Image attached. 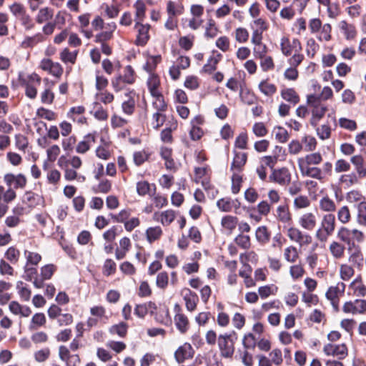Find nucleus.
I'll list each match as a JSON object with an SVG mask.
<instances>
[{"label": "nucleus", "mask_w": 366, "mask_h": 366, "mask_svg": "<svg viewBox=\"0 0 366 366\" xmlns=\"http://www.w3.org/2000/svg\"><path fill=\"white\" fill-rule=\"evenodd\" d=\"M166 11L167 16L176 17L182 15L184 11V7L181 1L169 0L167 2Z\"/></svg>", "instance_id": "b1692460"}, {"label": "nucleus", "mask_w": 366, "mask_h": 366, "mask_svg": "<svg viewBox=\"0 0 366 366\" xmlns=\"http://www.w3.org/2000/svg\"><path fill=\"white\" fill-rule=\"evenodd\" d=\"M39 67L56 78H60L64 71L63 67L59 63L54 62L48 58L41 59L39 63Z\"/></svg>", "instance_id": "9d476101"}, {"label": "nucleus", "mask_w": 366, "mask_h": 366, "mask_svg": "<svg viewBox=\"0 0 366 366\" xmlns=\"http://www.w3.org/2000/svg\"><path fill=\"white\" fill-rule=\"evenodd\" d=\"M249 32L248 31L243 27H239L234 31V38L235 40L241 44L245 43L249 39Z\"/></svg>", "instance_id": "338daca9"}, {"label": "nucleus", "mask_w": 366, "mask_h": 366, "mask_svg": "<svg viewBox=\"0 0 366 366\" xmlns=\"http://www.w3.org/2000/svg\"><path fill=\"white\" fill-rule=\"evenodd\" d=\"M350 287L356 296L365 297L366 295V285L362 282L361 277L354 280L350 283Z\"/></svg>", "instance_id": "c9c22d12"}, {"label": "nucleus", "mask_w": 366, "mask_h": 366, "mask_svg": "<svg viewBox=\"0 0 366 366\" xmlns=\"http://www.w3.org/2000/svg\"><path fill=\"white\" fill-rule=\"evenodd\" d=\"M320 209L325 212H333L336 210L335 202L329 197L325 196L320 199L319 202Z\"/></svg>", "instance_id": "c03bdc74"}, {"label": "nucleus", "mask_w": 366, "mask_h": 366, "mask_svg": "<svg viewBox=\"0 0 366 366\" xmlns=\"http://www.w3.org/2000/svg\"><path fill=\"white\" fill-rule=\"evenodd\" d=\"M194 354L192 346L188 342H184L176 350L174 356L178 363H183L185 360L192 358Z\"/></svg>", "instance_id": "4468645a"}, {"label": "nucleus", "mask_w": 366, "mask_h": 366, "mask_svg": "<svg viewBox=\"0 0 366 366\" xmlns=\"http://www.w3.org/2000/svg\"><path fill=\"white\" fill-rule=\"evenodd\" d=\"M176 214L172 209H167L162 212H154L153 219L160 222L164 226L169 225L175 219Z\"/></svg>", "instance_id": "412c9836"}, {"label": "nucleus", "mask_w": 366, "mask_h": 366, "mask_svg": "<svg viewBox=\"0 0 366 366\" xmlns=\"http://www.w3.org/2000/svg\"><path fill=\"white\" fill-rule=\"evenodd\" d=\"M95 142V137L92 135H89L86 139L81 141L78 143L76 151L79 154L86 153L91 147V143Z\"/></svg>", "instance_id": "4d7b16f0"}, {"label": "nucleus", "mask_w": 366, "mask_h": 366, "mask_svg": "<svg viewBox=\"0 0 366 366\" xmlns=\"http://www.w3.org/2000/svg\"><path fill=\"white\" fill-rule=\"evenodd\" d=\"M280 48L282 54L285 56H289L292 53L295 49V51L301 50V44L299 40L294 39L292 43H290V40L286 37H282L280 42Z\"/></svg>", "instance_id": "4be33fe9"}, {"label": "nucleus", "mask_w": 366, "mask_h": 366, "mask_svg": "<svg viewBox=\"0 0 366 366\" xmlns=\"http://www.w3.org/2000/svg\"><path fill=\"white\" fill-rule=\"evenodd\" d=\"M64 177L67 181L77 180L79 182L85 181L84 176L79 174L76 169L69 167L68 166H66L64 168Z\"/></svg>", "instance_id": "49530a36"}, {"label": "nucleus", "mask_w": 366, "mask_h": 366, "mask_svg": "<svg viewBox=\"0 0 366 366\" xmlns=\"http://www.w3.org/2000/svg\"><path fill=\"white\" fill-rule=\"evenodd\" d=\"M238 224V218L232 215H226L222 218L221 225L229 234H232Z\"/></svg>", "instance_id": "c85d7f7f"}, {"label": "nucleus", "mask_w": 366, "mask_h": 366, "mask_svg": "<svg viewBox=\"0 0 366 366\" xmlns=\"http://www.w3.org/2000/svg\"><path fill=\"white\" fill-rule=\"evenodd\" d=\"M234 157L231 164V170L233 172H239L246 164L247 155L244 152H237L234 151Z\"/></svg>", "instance_id": "a878e982"}, {"label": "nucleus", "mask_w": 366, "mask_h": 366, "mask_svg": "<svg viewBox=\"0 0 366 366\" xmlns=\"http://www.w3.org/2000/svg\"><path fill=\"white\" fill-rule=\"evenodd\" d=\"M255 238L261 244H264L269 241L270 233L266 226L258 227L255 232Z\"/></svg>", "instance_id": "79ce46f5"}, {"label": "nucleus", "mask_w": 366, "mask_h": 366, "mask_svg": "<svg viewBox=\"0 0 366 366\" xmlns=\"http://www.w3.org/2000/svg\"><path fill=\"white\" fill-rule=\"evenodd\" d=\"M329 251L335 259H339L344 257L345 247L340 242L332 241L329 245Z\"/></svg>", "instance_id": "2f4dec72"}, {"label": "nucleus", "mask_w": 366, "mask_h": 366, "mask_svg": "<svg viewBox=\"0 0 366 366\" xmlns=\"http://www.w3.org/2000/svg\"><path fill=\"white\" fill-rule=\"evenodd\" d=\"M46 322V316L42 312H38L33 315L29 325L30 330H36L45 325Z\"/></svg>", "instance_id": "e433bc0d"}, {"label": "nucleus", "mask_w": 366, "mask_h": 366, "mask_svg": "<svg viewBox=\"0 0 366 366\" xmlns=\"http://www.w3.org/2000/svg\"><path fill=\"white\" fill-rule=\"evenodd\" d=\"M307 103L312 112L310 123L312 126H317L318 122L327 111V106L321 101L320 97L317 94L307 95Z\"/></svg>", "instance_id": "7ed1b4c3"}, {"label": "nucleus", "mask_w": 366, "mask_h": 366, "mask_svg": "<svg viewBox=\"0 0 366 366\" xmlns=\"http://www.w3.org/2000/svg\"><path fill=\"white\" fill-rule=\"evenodd\" d=\"M251 42L254 44L253 54L256 58L261 59L266 56L267 47L262 43V39H251Z\"/></svg>", "instance_id": "7c9ffc66"}, {"label": "nucleus", "mask_w": 366, "mask_h": 366, "mask_svg": "<svg viewBox=\"0 0 366 366\" xmlns=\"http://www.w3.org/2000/svg\"><path fill=\"white\" fill-rule=\"evenodd\" d=\"M286 229V235L292 241L297 243L300 247L307 246L312 242L310 234L302 232L299 228L289 227Z\"/></svg>", "instance_id": "423d86ee"}, {"label": "nucleus", "mask_w": 366, "mask_h": 366, "mask_svg": "<svg viewBox=\"0 0 366 366\" xmlns=\"http://www.w3.org/2000/svg\"><path fill=\"white\" fill-rule=\"evenodd\" d=\"M218 29L213 19H209L205 27L204 36L207 38L212 39L217 35Z\"/></svg>", "instance_id": "774afa93"}, {"label": "nucleus", "mask_w": 366, "mask_h": 366, "mask_svg": "<svg viewBox=\"0 0 366 366\" xmlns=\"http://www.w3.org/2000/svg\"><path fill=\"white\" fill-rule=\"evenodd\" d=\"M258 87L260 92L267 97H272L277 92L276 86L267 79L261 81Z\"/></svg>", "instance_id": "37998d69"}, {"label": "nucleus", "mask_w": 366, "mask_h": 366, "mask_svg": "<svg viewBox=\"0 0 366 366\" xmlns=\"http://www.w3.org/2000/svg\"><path fill=\"white\" fill-rule=\"evenodd\" d=\"M184 300L187 310L189 312L195 310L199 300L197 294L189 289L184 290Z\"/></svg>", "instance_id": "bb28decb"}, {"label": "nucleus", "mask_w": 366, "mask_h": 366, "mask_svg": "<svg viewBox=\"0 0 366 366\" xmlns=\"http://www.w3.org/2000/svg\"><path fill=\"white\" fill-rule=\"evenodd\" d=\"M361 179L355 173L352 172L347 174H343L340 177V182L347 187L359 184V179Z\"/></svg>", "instance_id": "3c124183"}, {"label": "nucleus", "mask_w": 366, "mask_h": 366, "mask_svg": "<svg viewBox=\"0 0 366 366\" xmlns=\"http://www.w3.org/2000/svg\"><path fill=\"white\" fill-rule=\"evenodd\" d=\"M162 235V229L160 227H149L146 230L147 239L149 243L159 239Z\"/></svg>", "instance_id": "8fccbe9b"}, {"label": "nucleus", "mask_w": 366, "mask_h": 366, "mask_svg": "<svg viewBox=\"0 0 366 366\" xmlns=\"http://www.w3.org/2000/svg\"><path fill=\"white\" fill-rule=\"evenodd\" d=\"M235 243L244 249H248L251 247V239L249 235L239 234L234 239Z\"/></svg>", "instance_id": "0e129e2a"}, {"label": "nucleus", "mask_w": 366, "mask_h": 366, "mask_svg": "<svg viewBox=\"0 0 366 366\" xmlns=\"http://www.w3.org/2000/svg\"><path fill=\"white\" fill-rule=\"evenodd\" d=\"M337 237L350 249L351 247H355L356 244L362 242L365 239V234L363 232L357 228L342 226L337 232Z\"/></svg>", "instance_id": "f03ea898"}, {"label": "nucleus", "mask_w": 366, "mask_h": 366, "mask_svg": "<svg viewBox=\"0 0 366 366\" xmlns=\"http://www.w3.org/2000/svg\"><path fill=\"white\" fill-rule=\"evenodd\" d=\"M174 310L176 312L174 317V325L180 333L184 334L189 328L188 317L182 313L181 308L178 305H175Z\"/></svg>", "instance_id": "2eb2a0df"}, {"label": "nucleus", "mask_w": 366, "mask_h": 366, "mask_svg": "<svg viewBox=\"0 0 366 366\" xmlns=\"http://www.w3.org/2000/svg\"><path fill=\"white\" fill-rule=\"evenodd\" d=\"M56 270V266L54 264H46L41 268L40 277H36L33 281V285L36 288L40 289L44 286V282L50 280Z\"/></svg>", "instance_id": "dca6fc26"}, {"label": "nucleus", "mask_w": 366, "mask_h": 366, "mask_svg": "<svg viewBox=\"0 0 366 366\" xmlns=\"http://www.w3.org/2000/svg\"><path fill=\"white\" fill-rule=\"evenodd\" d=\"M291 179L292 174L287 167L272 169L269 176V179L271 182L282 187L288 185L291 182Z\"/></svg>", "instance_id": "6e6552de"}, {"label": "nucleus", "mask_w": 366, "mask_h": 366, "mask_svg": "<svg viewBox=\"0 0 366 366\" xmlns=\"http://www.w3.org/2000/svg\"><path fill=\"white\" fill-rule=\"evenodd\" d=\"M273 133L276 139L280 143H285L290 138L287 131L282 127H275L273 129Z\"/></svg>", "instance_id": "e2e57ef3"}, {"label": "nucleus", "mask_w": 366, "mask_h": 366, "mask_svg": "<svg viewBox=\"0 0 366 366\" xmlns=\"http://www.w3.org/2000/svg\"><path fill=\"white\" fill-rule=\"evenodd\" d=\"M110 142L103 139H101V144L96 149V156L103 160H107L110 156Z\"/></svg>", "instance_id": "72a5a7b5"}, {"label": "nucleus", "mask_w": 366, "mask_h": 366, "mask_svg": "<svg viewBox=\"0 0 366 366\" xmlns=\"http://www.w3.org/2000/svg\"><path fill=\"white\" fill-rule=\"evenodd\" d=\"M78 51H70L68 48H64L59 54L60 59L64 63L75 64Z\"/></svg>", "instance_id": "de8ad7c7"}, {"label": "nucleus", "mask_w": 366, "mask_h": 366, "mask_svg": "<svg viewBox=\"0 0 366 366\" xmlns=\"http://www.w3.org/2000/svg\"><path fill=\"white\" fill-rule=\"evenodd\" d=\"M278 292V287L275 285H267L258 288V295L262 300L268 298L271 295H275Z\"/></svg>", "instance_id": "a19ab883"}, {"label": "nucleus", "mask_w": 366, "mask_h": 366, "mask_svg": "<svg viewBox=\"0 0 366 366\" xmlns=\"http://www.w3.org/2000/svg\"><path fill=\"white\" fill-rule=\"evenodd\" d=\"M128 326L126 323L122 322L117 325H114L109 328V332L112 335H117L123 337L127 335Z\"/></svg>", "instance_id": "680f3d73"}, {"label": "nucleus", "mask_w": 366, "mask_h": 366, "mask_svg": "<svg viewBox=\"0 0 366 366\" xmlns=\"http://www.w3.org/2000/svg\"><path fill=\"white\" fill-rule=\"evenodd\" d=\"M340 277L343 281L350 280L355 274L353 267L347 263H342L339 267Z\"/></svg>", "instance_id": "58836bf2"}, {"label": "nucleus", "mask_w": 366, "mask_h": 366, "mask_svg": "<svg viewBox=\"0 0 366 366\" xmlns=\"http://www.w3.org/2000/svg\"><path fill=\"white\" fill-rule=\"evenodd\" d=\"M9 9L26 31H29L34 28V21L24 5L14 3L10 6Z\"/></svg>", "instance_id": "20e7f679"}, {"label": "nucleus", "mask_w": 366, "mask_h": 366, "mask_svg": "<svg viewBox=\"0 0 366 366\" xmlns=\"http://www.w3.org/2000/svg\"><path fill=\"white\" fill-rule=\"evenodd\" d=\"M268 23L264 19L258 18L254 20L251 24L252 39H263L262 34L268 29Z\"/></svg>", "instance_id": "aec40b11"}, {"label": "nucleus", "mask_w": 366, "mask_h": 366, "mask_svg": "<svg viewBox=\"0 0 366 366\" xmlns=\"http://www.w3.org/2000/svg\"><path fill=\"white\" fill-rule=\"evenodd\" d=\"M355 218L359 226L366 227V202H361L357 205Z\"/></svg>", "instance_id": "f704fd0d"}, {"label": "nucleus", "mask_w": 366, "mask_h": 366, "mask_svg": "<svg viewBox=\"0 0 366 366\" xmlns=\"http://www.w3.org/2000/svg\"><path fill=\"white\" fill-rule=\"evenodd\" d=\"M16 289L18 290V293H19L20 297L23 300H24V301L29 300V299L31 297V292L30 289L28 287V286L26 285V284H25L22 281H19L16 283Z\"/></svg>", "instance_id": "bf43d9fd"}, {"label": "nucleus", "mask_w": 366, "mask_h": 366, "mask_svg": "<svg viewBox=\"0 0 366 366\" xmlns=\"http://www.w3.org/2000/svg\"><path fill=\"white\" fill-rule=\"evenodd\" d=\"M4 180L9 187L14 185V188L23 189L27 182L26 177L22 174H6L4 177Z\"/></svg>", "instance_id": "6ab92c4d"}, {"label": "nucleus", "mask_w": 366, "mask_h": 366, "mask_svg": "<svg viewBox=\"0 0 366 366\" xmlns=\"http://www.w3.org/2000/svg\"><path fill=\"white\" fill-rule=\"evenodd\" d=\"M217 308L219 310L217 317V322L219 326L225 327L229 323V315L222 311L223 306L221 303L217 305Z\"/></svg>", "instance_id": "052dcab7"}, {"label": "nucleus", "mask_w": 366, "mask_h": 366, "mask_svg": "<svg viewBox=\"0 0 366 366\" xmlns=\"http://www.w3.org/2000/svg\"><path fill=\"white\" fill-rule=\"evenodd\" d=\"M338 221L343 224H347L351 220V212L348 206L344 205L340 207L337 212Z\"/></svg>", "instance_id": "a18cd8bd"}, {"label": "nucleus", "mask_w": 366, "mask_h": 366, "mask_svg": "<svg viewBox=\"0 0 366 366\" xmlns=\"http://www.w3.org/2000/svg\"><path fill=\"white\" fill-rule=\"evenodd\" d=\"M222 55L220 54L210 57L208 59L207 63L203 66L202 71L208 74H210L212 71H214L217 69V65L220 61Z\"/></svg>", "instance_id": "6e6d98bb"}, {"label": "nucleus", "mask_w": 366, "mask_h": 366, "mask_svg": "<svg viewBox=\"0 0 366 366\" xmlns=\"http://www.w3.org/2000/svg\"><path fill=\"white\" fill-rule=\"evenodd\" d=\"M217 207L223 212H230L233 209L236 214L240 209L241 202L238 199H232L230 197H223L217 201Z\"/></svg>", "instance_id": "9b49d317"}, {"label": "nucleus", "mask_w": 366, "mask_h": 366, "mask_svg": "<svg viewBox=\"0 0 366 366\" xmlns=\"http://www.w3.org/2000/svg\"><path fill=\"white\" fill-rule=\"evenodd\" d=\"M335 227V215L331 213L324 214L321 219L320 227L315 231V239L320 243L327 242L329 237L334 233Z\"/></svg>", "instance_id": "f257e3e1"}, {"label": "nucleus", "mask_w": 366, "mask_h": 366, "mask_svg": "<svg viewBox=\"0 0 366 366\" xmlns=\"http://www.w3.org/2000/svg\"><path fill=\"white\" fill-rule=\"evenodd\" d=\"M135 29L137 30V36L135 41V43L138 46H144L149 39V31L150 29V26L147 24H143L142 22L136 23Z\"/></svg>", "instance_id": "a211bd4d"}, {"label": "nucleus", "mask_w": 366, "mask_h": 366, "mask_svg": "<svg viewBox=\"0 0 366 366\" xmlns=\"http://www.w3.org/2000/svg\"><path fill=\"white\" fill-rule=\"evenodd\" d=\"M326 355L337 357L339 360H343L347 356V347L345 344H327L323 347Z\"/></svg>", "instance_id": "f8f14e48"}, {"label": "nucleus", "mask_w": 366, "mask_h": 366, "mask_svg": "<svg viewBox=\"0 0 366 366\" xmlns=\"http://www.w3.org/2000/svg\"><path fill=\"white\" fill-rule=\"evenodd\" d=\"M282 99L292 104H296L300 102V97L294 89L287 88L281 91Z\"/></svg>", "instance_id": "ea45409f"}, {"label": "nucleus", "mask_w": 366, "mask_h": 366, "mask_svg": "<svg viewBox=\"0 0 366 366\" xmlns=\"http://www.w3.org/2000/svg\"><path fill=\"white\" fill-rule=\"evenodd\" d=\"M26 198L27 203L31 207H35L37 206L43 207L44 204V199L39 194L29 192L26 194Z\"/></svg>", "instance_id": "603ef678"}, {"label": "nucleus", "mask_w": 366, "mask_h": 366, "mask_svg": "<svg viewBox=\"0 0 366 366\" xmlns=\"http://www.w3.org/2000/svg\"><path fill=\"white\" fill-rule=\"evenodd\" d=\"M147 86L151 95H158V87L159 86V79L157 75L151 74L147 80Z\"/></svg>", "instance_id": "864d4df0"}, {"label": "nucleus", "mask_w": 366, "mask_h": 366, "mask_svg": "<svg viewBox=\"0 0 366 366\" xmlns=\"http://www.w3.org/2000/svg\"><path fill=\"white\" fill-rule=\"evenodd\" d=\"M300 171L302 176L316 179L321 182H323L325 179L322 170L317 167H303L302 169H300Z\"/></svg>", "instance_id": "cd10ccee"}, {"label": "nucleus", "mask_w": 366, "mask_h": 366, "mask_svg": "<svg viewBox=\"0 0 366 366\" xmlns=\"http://www.w3.org/2000/svg\"><path fill=\"white\" fill-rule=\"evenodd\" d=\"M317 212H306L300 216L297 222L303 229L312 231L317 227Z\"/></svg>", "instance_id": "1a4fd4ad"}, {"label": "nucleus", "mask_w": 366, "mask_h": 366, "mask_svg": "<svg viewBox=\"0 0 366 366\" xmlns=\"http://www.w3.org/2000/svg\"><path fill=\"white\" fill-rule=\"evenodd\" d=\"M345 290V284L338 282L335 285L330 286L326 292L327 299L330 301L336 311L339 309L340 299L344 295Z\"/></svg>", "instance_id": "0eeeda50"}, {"label": "nucleus", "mask_w": 366, "mask_h": 366, "mask_svg": "<svg viewBox=\"0 0 366 366\" xmlns=\"http://www.w3.org/2000/svg\"><path fill=\"white\" fill-rule=\"evenodd\" d=\"M54 16V9L49 7H44L39 10L36 16V21L38 24H43L49 21Z\"/></svg>", "instance_id": "4c0bfd02"}, {"label": "nucleus", "mask_w": 366, "mask_h": 366, "mask_svg": "<svg viewBox=\"0 0 366 366\" xmlns=\"http://www.w3.org/2000/svg\"><path fill=\"white\" fill-rule=\"evenodd\" d=\"M218 347L222 357L231 358L234 352V340L232 338V334L220 335L218 337Z\"/></svg>", "instance_id": "39448f33"}, {"label": "nucleus", "mask_w": 366, "mask_h": 366, "mask_svg": "<svg viewBox=\"0 0 366 366\" xmlns=\"http://www.w3.org/2000/svg\"><path fill=\"white\" fill-rule=\"evenodd\" d=\"M339 28L343 32L346 39L352 40L355 38L357 30L354 25L348 24L346 21L343 20L339 23Z\"/></svg>", "instance_id": "473e14b6"}, {"label": "nucleus", "mask_w": 366, "mask_h": 366, "mask_svg": "<svg viewBox=\"0 0 366 366\" xmlns=\"http://www.w3.org/2000/svg\"><path fill=\"white\" fill-rule=\"evenodd\" d=\"M285 259L290 263H295L299 258L297 249L294 246H289L284 250Z\"/></svg>", "instance_id": "13d9d810"}, {"label": "nucleus", "mask_w": 366, "mask_h": 366, "mask_svg": "<svg viewBox=\"0 0 366 366\" xmlns=\"http://www.w3.org/2000/svg\"><path fill=\"white\" fill-rule=\"evenodd\" d=\"M274 217L277 221L287 225L292 222V214L286 204H280L276 208Z\"/></svg>", "instance_id": "f3484780"}, {"label": "nucleus", "mask_w": 366, "mask_h": 366, "mask_svg": "<svg viewBox=\"0 0 366 366\" xmlns=\"http://www.w3.org/2000/svg\"><path fill=\"white\" fill-rule=\"evenodd\" d=\"M24 256L26 259V264L36 266L41 260V256L35 252L25 250Z\"/></svg>", "instance_id": "69168bd1"}, {"label": "nucleus", "mask_w": 366, "mask_h": 366, "mask_svg": "<svg viewBox=\"0 0 366 366\" xmlns=\"http://www.w3.org/2000/svg\"><path fill=\"white\" fill-rule=\"evenodd\" d=\"M252 267L249 264H244L243 268L239 272V275L244 279L246 287L249 288L256 285L255 280L251 277Z\"/></svg>", "instance_id": "c756f323"}, {"label": "nucleus", "mask_w": 366, "mask_h": 366, "mask_svg": "<svg viewBox=\"0 0 366 366\" xmlns=\"http://www.w3.org/2000/svg\"><path fill=\"white\" fill-rule=\"evenodd\" d=\"M135 9V21L142 22L145 17L146 5L142 0H138L134 5Z\"/></svg>", "instance_id": "09e8293b"}, {"label": "nucleus", "mask_w": 366, "mask_h": 366, "mask_svg": "<svg viewBox=\"0 0 366 366\" xmlns=\"http://www.w3.org/2000/svg\"><path fill=\"white\" fill-rule=\"evenodd\" d=\"M322 162V156L320 152L310 153L297 159L299 169L316 167Z\"/></svg>", "instance_id": "ddd939ff"}, {"label": "nucleus", "mask_w": 366, "mask_h": 366, "mask_svg": "<svg viewBox=\"0 0 366 366\" xmlns=\"http://www.w3.org/2000/svg\"><path fill=\"white\" fill-rule=\"evenodd\" d=\"M43 40L44 37L40 33H38L32 36H26L21 42V46L23 48L33 47L36 44L41 42Z\"/></svg>", "instance_id": "5fc2aeb1"}, {"label": "nucleus", "mask_w": 366, "mask_h": 366, "mask_svg": "<svg viewBox=\"0 0 366 366\" xmlns=\"http://www.w3.org/2000/svg\"><path fill=\"white\" fill-rule=\"evenodd\" d=\"M125 97L127 99L122 104V111L127 115H132L134 112L136 105L135 93L130 92L127 93Z\"/></svg>", "instance_id": "393cba45"}, {"label": "nucleus", "mask_w": 366, "mask_h": 366, "mask_svg": "<svg viewBox=\"0 0 366 366\" xmlns=\"http://www.w3.org/2000/svg\"><path fill=\"white\" fill-rule=\"evenodd\" d=\"M350 162L355 167L356 174L360 178L366 177V162L360 154L354 155L350 158Z\"/></svg>", "instance_id": "5701e85b"}]
</instances>
